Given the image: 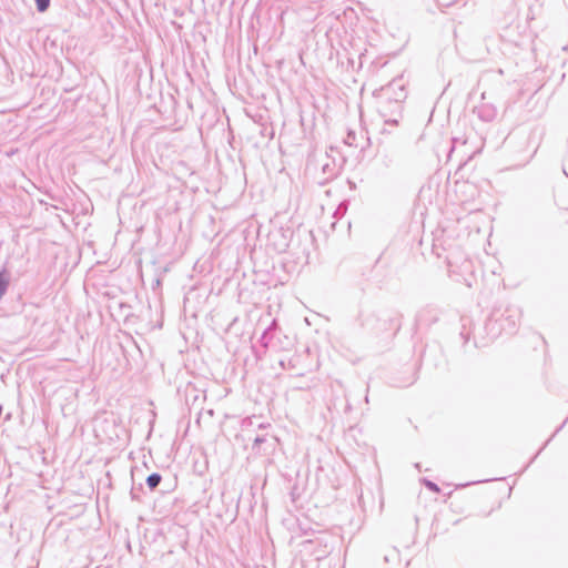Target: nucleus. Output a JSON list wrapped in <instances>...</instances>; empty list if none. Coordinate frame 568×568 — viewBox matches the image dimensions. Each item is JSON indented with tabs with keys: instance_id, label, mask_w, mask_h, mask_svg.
I'll return each mask as SVG.
<instances>
[{
	"instance_id": "obj_2",
	"label": "nucleus",
	"mask_w": 568,
	"mask_h": 568,
	"mask_svg": "<svg viewBox=\"0 0 568 568\" xmlns=\"http://www.w3.org/2000/svg\"><path fill=\"white\" fill-rule=\"evenodd\" d=\"M37 8L40 12H44L50 4V0H36Z\"/></svg>"
},
{
	"instance_id": "obj_1",
	"label": "nucleus",
	"mask_w": 568,
	"mask_h": 568,
	"mask_svg": "<svg viewBox=\"0 0 568 568\" xmlns=\"http://www.w3.org/2000/svg\"><path fill=\"white\" fill-rule=\"evenodd\" d=\"M161 481V476L159 474H152L146 478V483L151 489L155 488Z\"/></svg>"
}]
</instances>
